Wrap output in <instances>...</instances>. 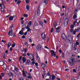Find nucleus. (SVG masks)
I'll use <instances>...</instances> for the list:
<instances>
[{
    "label": "nucleus",
    "instance_id": "a211bd4d",
    "mask_svg": "<svg viewBox=\"0 0 80 80\" xmlns=\"http://www.w3.org/2000/svg\"><path fill=\"white\" fill-rule=\"evenodd\" d=\"M41 67L42 68H45L46 67V65L44 64H42L41 65Z\"/></svg>",
    "mask_w": 80,
    "mask_h": 80
},
{
    "label": "nucleus",
    "instance_id": "6e6d98bb",
    "mask_svg": "<svg viewBox=\"0 0 80 80\" xmlns=\"http://www.w3.org/2000/svg\"><path fill=\"white\" fill-rule=\"evenodd\" d=\"M73 72H75V73H76V70L75 69L73 70Z\"/></svg>",
    "mask_w": 80,
    "mask_h": 80
},
{
    "label": "nucleus",
    "instance_id": "7ed1b4c3",
    "mask_svg": "<svg viewBox=\"0 0 80 80\" xmlns=\"http://www.w3.org/2000/svg\"><path fill=\"white\" fill-rule=\"evenodd\" d=\"M3 65H4V67L3 68V70L4 71H5L7 68V65L4 64V62L2 61H0V66H3Z\"/></svg>",
    "mask_w": 80,
    "mask_h": 80
},
{
    "label": "nucleus",
    "instance_id": "f3484780",
    "mask_svg": "<svg viewBox=\"0 0 80 80\" xmlns=\"http://www.w3.org/2000/svg\"><path fill=\"white\" fill-rule=\"evenodd\" d=\"M48 0H44L43 2L44 3H45V4H47V3H48Z\"/></svg>",
    "mask_w": 80,
    "mask_h": 80
},
{
    "label": "nucleus",
    "instance_id": "e433bc0d",
    "mask_svg": "<svg viewBox=\"0 0 80 80\" xmlns=\"http://www.w3.org/2000/svg\"><path fill=\"white\" fill-rule=\"evenodd\" d=\"M53 28H52L51 30V32L52 33V32H53Z\"/></svg>",
    "mask_w": 80,
    "mask_h": 80
},
{
    "label": "nucleus",
    "instance_id": "393cba45",
    "mask_svg": "<svg viewBox=\"0 0 80 80\" xmlns=\"http://www.w3.org/2000/svg\"><path fill=\"white\" fill-rule=\"evenodd\" d=\"M11 45H12V43L9 42L8 44V47H10V46H11Z\"/></svg>",
    "mask_w": 80,
    "mask_h": 80
},
{
    "label": "nucleus",
    "instance_id": "c9c22d12",
    "mask_svg": "<svg viewBox=\"0 0 80 80\" xmlns=\"http://www.w3.org/2000/svg\"><path fill=\"white\" fill-rule=\"evenodd\" d=\"M22 56L20 57L19 58V61H20L22 59Z\"/></svg>",
    "mask_w": 80,
    "mask_h": 80
},
{
    "label": "nucleus",
    "instance_id": "58836bf2",
    "mask_svg": "<svg viewBox=\"0 0 80 80\" xmlns=\"http://www.w3.org/2000/svg\"><path fill=\"white\" fill-rule=\"evenodd\" d=\"M24 51L25 52V53H27V48H25L24 49Z\"/></svg>",
    "mask_w": 80,
    "mask_h": 80
},
{
    "label": "nucleus",
    "instance_id": "412c9836",
    "mask_svg": "<svg viewBox=\"0 0 80 80\" xmlns=\"http://www.w3.org/2000/svg\"><path fill=\"white\" fill-rule=\"evenodd\" d=\"M22 73L23 76L24 77H26V74H25V72L24 71L22 72Z\"/></svg>",
    "mask_w": 80,
    "mask_h": 80
},
{
    "label": "nucleus",
    "instance_id": "dca6fc26",
    "mask_svg": "<svg viewBox=\"0 0 80 80\" xmlns=\"http://www.w3.org/2000/svg\"><path fill=\"white\" fill-rule=\"evenodd\" d=\"M39 24L40 25H41L42 27H43V22L42 21H40Z\"/></svg>",
    "mask_w": 80,
    "mask_h": 80
},
{
    "label": "nucleus",
    "instance_id": "49530a36",
    "mask_svg": "<svg viewBox=\"0 0 80 80\" xmlns=\"http://www.w3.org/2000/svg\"><path fill=\"white\" fill-rule=\"evenodd\" d=\"M10 52H12V48L11 47V48H10Z\"/></svg>",
    "mask_w": 80,
    "mask_h": 80
},
{
    "label": "nucleus",
    "instance_id": "cd10ccee",
    "mask_svg": "<svg viewBox=\"0 0 80 80\" xmlns=\"http://www.w3.org/2000/svg\"><path fill=\"white\" fill-rule=\"evenodd\" d=\"M54 52H55V51H54L53 50H51V54H53L54 53Z\"/></svg>",
    "mask_w": 80,
    "mask_h": 80
},
{
    "label": "nucleus",
    "instance_id": "f257e3e1",
    "mask_svg": "<svg viewBox=\"0 0 80 80\" xmlns=\"http://www.w3.org/2000/svg\"><path fill=\"white\" fill-rule=\"evenodd\" d=\"M68 61L69 62V63L70 64L71 66L73 65V64L75 62H76L77 61V59L75 58L74 59H68Z\"/></svg>",
    "mask_w": 80,
    "mask_h": 80
},
{
    "label": "nucleus",
    "instance_id": "6ab92c4d",
    "mask_svg": "<svg viewBox=\"0 0 80 80\" xmlns=\"http://www.w3.org/2000/svg\"><path fill=\"white\" fill-rule=\"evenodd\" d=\"M37 14L38 15H39L40 14V9H38V10Z\"/></svg>",
    "mask_w": 80,
    "mask_h": 80
},
{
    "label": "nucleus",
    "instance_id": "2f4dec72",
    "mask_svg": "<svg viewBox=\"0 0 80 80\" xmlns=\"http://www.w3.org/2000/svg\"><path fill=\"white\" fill-rule=\"evenodd\" d=\"M75 33H76V30H75L73 32V35H75Z\"/></svg>",
    "mask_w": 80,
    "mask_h": 80
},
{
    "label": "nucleus",
    "instance_id": "0e129e2a",
    "mask_svg": "<svg viewBox=\"0 0 80 80\" xmlns=\"http://www.w3.org/2000/svg\"><path fill=\"white\" fill-rule=\"evenodd\" d=\"M27 55L28 56H30V53H27Z\"/></svg>",
    "mask_w": 80,
    "mask_h": 80
},
{
    "label": "nucleus",
    "instance_id": "a18cd8bd",
    "mask_svg": "<svg viewBox=\"0 0 80 80\" xmlns=\"http://www.w3.org/2000/svg\"><path fill=\"white\" fill-rule=\"evenodd\" d=\"M1 75H2V77H4V73H1Z\"/></svg>",
    "mask_w": 80,
    "mask_h": 80
},
{
    "label": "nucleus",
    "instance_id": "72a5a7b5",
    "mask_svg": "<svg viewBox=\"0 0 80 80\" xmlns=\"http://www.w3.org/2000/svg\"><path fill=\"white\" fill-rule=\"evenodd\" d=\"M21 3V1H18L17 3V4H18V5H19V4H20V3Z\"/></svg>",
    "mask_w": 80,
    "mask_h": 80
},
{
    "label": "nucleus",
    "instance_id": "bb28decb",
    "mask_svg": "<svg viewBox=\"0 0 80 80\" xmlns=\"http://www.w3.org/2000/svg\"><path fill=\"white\" fill-rule=\"evenodd\" d=\"M26 9L28 10H29V6L28 5H26Z\"/></svg>",
    "mask_w": 80,
    "mask_h": 80
},
{
    "label": "nucleus",
    "instance_id": "4d7b16f0",
    "mask_svg": "<svg viewBox=\"0 0 80 80\" xmlns=\"http://www.w3.org/2000/svg\"><path fill=\"white\" fill-rule=\"evenodd\" d=\"M24 23V21L23 20L21 21L22 24H23Z\"/></svg>",
    "mask_w": 80,
    "mask_h": 80
},
{
    "label": "nucleus",
    "instance_id": "b1692460",
    "mask_svg": "<svg viewBox=\"0 0 80 80\" xmlns=\"http://www.w3.org/2000/svg\"><path fill=\"white\" fill-rule=\"evenodd\" d=\"M14 70L15 72H17L18 71V68H15Z\"/></svg>",
    "mask_w": 80,
    "mask_h": 80
},
{
    "label": "nucleus",
    "instance_id": "09e8293b",
    "mask_svg": "<svg viewBox=\"0 0 80 80\" xmlns=\"http://www.w3.org/2000/svg\"><path fill=\"white\" fill-rule=\"evenodd\" d=\"M27 63H30V60L28 59L27 60Z\"/></svg>",
    "mask_w": 80,
    "mask_h": 80
},
{
    "label": "nucleus",
    "instance_id": "f8f14e48",
    "mask_svg": "<svg viewBox=\"0 0 80 80\" xmlns=\"http://www.w3.org/2000/svg\"><path fill=\"white\" fill-rule=\"evenodd\" d=\"M36 48L38 51H40L42 49V48L41 47V46L40 45H38L37 47Z\"/></svg>",
    "mask_w": 80,
    "mask_h": 80
},
{
    "label": "nucleus",
    "instance_id": "680f3d73",
    "mask_svg": "<svg viewBox=\"0 0 80 80\" xmlns=\"http://www.w3.org/2000/svg\"><path fill=\"white\" fill-rule=\"evenodd\" d=\"M29 42H32V40L31 39L29 38Z\"/></svg>",
    "mask_w": 80,
    "mask_h": 80
},
{
    "label": "nucleus",
    "instance_id": "f704fd0d",
    "mask_svg": "<svg viewBox=\"0 0 80 80\" xmlns=\"http://www.w3.org/2000/svg\"><path fill=\"white\" fill-rule=\"evenodd\" d=\"M30 59L31 58H33V55H31V56H30Z\"/></svg>",
    "mask_w": 80,
    "mask_h": 80
},
{
    "label": "nucleus",
    "instance_id": "c03bdc74",
    "mask_svg": "<svg viewBox=\"0 0 80 80\" xmlns=\"http://www.w3.org/2000/svg\"><path fill=\"white\" fill-rule=\"evenodd\" d=\"M26 53H24L23 54V56L24 57H25L26 56Z\"/></svg>",
    "mask_w": 80,
    "mask_h": 80
},
{
    "label": "nucleus",
    "instance_id": "7c9ffc66",
    "mask_svg": "<svg viewBox=\"0 0 80 80\" xmlns=\"http://www.w3.org/2000/svg\"><path fill=\"white\" fill-rule=\"evenodd\" d=\"M23 16L24 17L26 18V17H28V16L27 14H24Z\"/></svg>",
    "mask_w": 80,
    "mask_h": 80
},
{
    "label": "nucleus",
    "instance_id": "1a4fd4ad",
    "mask_svg": "<svg viewBox=\"0 0 80 80\" xmlns=\"http://www.w3.org/2000/svg\"><path fill=\"white\" fill-rule=\"evenodd\" d=\"M0 7H1V10L2 11V12H3L5 9V6L4 5L2 4H1L0 5Z\"/></svg>",
    "mask_w": 80,
    "mask_h": 80
},
{
    "label": "nucleus",
    "instance_id": "864d4df0",
    "mask_svg": "<svg viewBox=\"0 0 80 80\" xmlns=\"http://www.w3.org/2000/svg\"><path fill=\"white\" fill-rule=\"evenodd\" d=\"M2 42H3V43H5L6 42H7L6 41H3V40H2Z\"/></svg>",
    "mask_w": 80,
    "mask_h": 80
},
{
    "label": "nucleus",
    "instance_id": "ea45409f",
    "mask_svg": "<svg viewBox=\"0 0 80 80\" xmlns=\"http://www.w3.org/2000/svg\"><path fill=\"white\" fill-rule=\"evenodd\" d=\"M26 28L27 29H28V28H29V26H28V25L26 27Z\"/></svg>",
    "mask_w": 80,
    "mask_h": 80
},
{
    "label": "nucleus",
    "instance_id": "2eb2a0df",
    "mask_svg": "<svg viewBox=\"0 0 80 80\" xmlns=\"http://www.w3.org/2000/svg\"><path fill=\"white\" fill-rule=\"evenodd\" d=\"M22 60L23 62V63H25L26 62V59H25V58L23 57L22 58Z\"/></svg>",
    "mask_w": 80,
    "mask_h": 80
},
{
    "label": "nucleus",
    "instance_id": "9b49d317",
    "mask_svg": "<svg viewBox=\"0 0 80 80\" xmlns=\"http://www.w3.org/2000/svg\"><path fill=\"white\" fill-rule=\"evenodd\" d=\"M41 37L43 40H45L46 38V35L44 33H42L41 34Z\"/></svg>",
    "mask_w": 80,
    "mask_h": 80
},
{
    "label": "nucleus",
    "instance_id": "f03ea898",
    "mask_svg": "<svg viewBox=\"0 0 80 80\" xmlns=\"http://www.w3.org/2000/svg\"><path fill=\"white\" fill-rule=\"evenodd\" d=\"M57 23L56 22H54L53 23V26H54V28H56L55 32H57V33H59L60 31H59V29H60V28H59V27H58L57 28H56V26H57Z\"/></svg>",
    "mask_w": 80,
    "mask_h": 80
},
{
    "label": "nucleus",
    "instance_id": "e2e57ef3",
    "mask_svg": "<svg viewBox=\"0 0 80 80\" xmlns=\"http://www.w3.org/2000/svg\"><path fill=\"white\" fill-rule=\"evenodd\" d=\"M59 52L60 53H62V50H61V49H60L59 51Z\"/></svg>",
    "mask_w": 80,
    "mask_h": 80
},
{
    "label": "nucleus",
    "instance_id": "de8ad7c7",
    "mask_svg": "<svg viewBox=\"0 0 80 80\" xmlns=\"http://www.w3.org/2000/svg\"><path fill=\"white\" fill-rule=\"evenodd\" d=\"M70 27H71V28L72 29V28H73V25H72Z\"/></svg>",
    "mask_w": 80,
    "mask_h": 80
},
{
    "label": "nucleus",
    "instance_id": "8fccbe9b",
    "mask_svg": "<svg viewBox=\"0 0 80 80\" xmlns=\"http://www.w3.org/2000/svg\"><path fill=\"white\" fill-rule=\"evenodd\" d=\"M28 78L31 79V78H32V77L31 76H30L28 77Z\"/></svg>",
    "mask_w": 80,
    "mask_h": 80
},
{
    "label": "nucleus",
    "instance_id": "bf43d9fd",
    "mask_svg": "<svg viewBox=\"0 0 80 80\" xmlns=\"http://www.w3.org/2000/svg\"><path fill=\"white\" fill-rule=\"evenodd\" d=\"M24 44L26 45H28V43H27V42H25V43H24Z\"/></svg>",
    "mask_w": 80,
    "mask_h": 80
},
{
    "label": "nucleus",
    "instance_id": "69168bd1",
    "mask_svg": "<svg viewBox=\"0 0 80 80\" xmlns=\"http://www.w3.org/2000/svg\"><path fill=\"white\" fill-rule=\"evenodd\" d=\"M35 65L36 66H38V63H37V62L35 63Z\"/></svg>",
    "mask_w": 80,
    "mask_h": 80
},
{
    "label": "nucleus",
    "instance_id": "473e14b6",
    "mask_svg": "<svg viewBox=\"0 0 80 80\" xmlns=\"http://www.w3.org/2000/svg\"><path fill=\"white\" fill-rule=\"evenodd\" d=\"M52 56V57L53 55L54 56V57H55L56 55L55 54V53H54L53 54H51Z\"/></svg>",
    "mask_w": 80,
    "mask_h": 80
},
{
    "label": "nucleus",
    "instance_id": "c85d7f7f",
    "mask_svg": "<svg viewBox=\"0 0 80 80\" xmlns=\"http://www.w3.org/2000/svg\"><path fill=\"white\" fill-rule=\"evenodd\" d=\"M77 16V15H74V16H73V19H75V18H76Z\"/></svg>",
    "mask_w": 80,
    "mask_h": 80
},
{
    "label": "nucleus",
    "instance_id": "052dcab7",
    "mask_svg": "<svg viewBox=\"0 0 80 80\" xmlns=\"http://www.w3.org/2000/svg\"><path fill=\"white\" fill-rule=\"evenodd\" d=\"M8 62H11V59H8Z\"/></svg>",
    "mask_w": 80,
    "mask_h": 80
},
{
    "label": "nucleus",
    "instance_id": "a878e982",
    "mask_svg": "<svg viewBox=\"0 0 80 80\" xmlns=\"http://www.w3.org/2000/svg\"><path fill=\"white\" fill-rule=\"evenodd\" d=\"M30 0H25L26 2V3H27V4H28V3L29 2H30Z\"/></svg>",
    "mask_w": 80,
    "mask_h": 80
},
{
    "label": "nucleus",
    "instance_id": "423d86ee",
    "mask_svg": "<svg viewBox=\"0 0 80 80\" xmlns=\"http://www.w3.org/2000/svg\"><path fill=\"white\" fill-rule=\"evenodd\" d=\"M9 20H13L15 21L17 20V16L16 15L10 16L9 17Z\"/></svg>",
    "mask_w": 80,
    "mask_h": 80
},
{
    "label": "nucleus",
    "instance_id": "4be33fe9",
    "mask_svg": "<svg viewBox=\"0 0 80 80\" xmlns=\"http://www.w3.org/2000/svg\"><path fill=\"white\" fill-rule=\"evenodd\" d=\"M55 78H56V77L55 76H54V75H53L52 76V80H54V79H55Z\"/></svg>",
    "mask_w": 80,
    "mask_h": 80
},
{
    "label": "nucleus",
    "instance_id": "5fc2aeb1",
    "mask_svg": "<svg viewBox=\"0 0 80 80\" xmlns=\"http://www.w3.org/2000/svg\"><path fill=\"white\" fill-rule=\"evenodd\" d=\"M13 27V24L11 25L10 27L11 28H12V27Z\"/></svg>",
    "mask_w": 80,
    "mask_h": 80
},
{
    "label": "nucleus",
    "instance_id": "3c124183",
    "mask_svg": "<svg viewBox=\"0 0 80 80\" xmlns=\"http://www.w3.org/2000/svg\"><path fill=\"white\" fill-rule=\"evenodd\" d=\"M44 48H47V49H49V48H48V47L45 46L44 47Z\"/></svg>",
    "mask_w": 80,
    "mask_h": 80
},
{
    "label": "nucleus",
    "instance_id": "aec40b11",
    "mask_svg": "<svg viewBox=\"0 0 80 80\" xmlns=\"http://www.w3.org/2000/svg\"><path fill=\"white\" fill-rule=\"evenodd\" d=\"M16 45V44L15 43V42H14L13 44H12V48H14V47H15V46Z\"/></svg>",
    "mask_w": 80,
    "mask_h": 80
},
{
    "label": "nucleus",
    "instance_id": "13d9d810",
    "mask_svg": "<svg viewBox=\"0 0 80 80\" xmlns=\"http://www.w3.org/2000/svg\"><path fill=\"white\" fill-rule=\"evenodd\" d=\"M31 30H32V29H29L27 30L28 32L29 31H31Z\"/></svg>",
    "mask_w": 80,
    "mask_h": 80
},
{
    "label": "nucleus",
    "instance_id": "603ef678",
    "mask_svg": "<svg viewBox=\"0 0 80 80\" xmlns=\"http://www.w3.org/2000/svg\"><path fill=\"white\" fill-rule=\"evenodd\" d=\"M79 35H80V33H79V34H78L77 35V37H78H78H79Z\"/></svg>",
    "mask_w": 80,
    "mask_h": 80
},
{
    "label": "nucleus",
    "instance_id": "a19ab883",
    "mask_svg": "<svg viewBox=\"0 0 80 80\" xmlns=\"http://www.w3.org/2000/svg\"><path fill=\"white\" fill-rule=\"evenodd\" d=\"M71 33H72L73 32V29L71 28L70 30Z\"/></svg>",
    "mask_w": 80,
    "mask_h": 80
},
{
    "label": "nucleus",
    "instance_id": "c756f323",
    "mask_svg": "<svg viewBox=\"0 0 80 80\" xmlns=\"http://www.w3.org/2000/svg\"><path fill=\"white\" fill-rule=\"evenodd\" d=\"M35 26L36 27H37V26H38V23H37V22H35Z\"/></svg>",
    "mask_w": 80,
    "mask_h": 80
},
{
    "label": "nucleus",
    "instance_id": "6e6552de",
    "mask_svg": "<svg viewBox=\"0 0 80 80\" xmlns=\"http://www.w3.org/2000/svg\"><path fill=\"white\" fill-rule=\"evenodd\" d=\"M62 38L64 42H66V38L65 35L64 33L62 34Z\"/></svg>",
    "mask_w": 80,
    "mask_h": 80
},
{
    "label": "nucleus",
    "instance_id": "0eeeda50",
    "mask_svg": "<svg viewBox=\"0 0 80 80\" xmlns=\"http://www.w3.org/2000/svg\"><path fill=\"white\" fill-rule=\"evenodd\" d=\"M68 19H66L64 21V25L65 27L67 26L68 24Z\"/></svg>",
    "mask_w": 80,
    "mask_h": 80
},
{
    "label": "nucleus",
    "instance_id": "4468645a",
    "mask_svg": "<svg viewBox=\"0 0 80 80\" xmlns=\"http://www.w3.org/2000/svg\"><path fill=\"white\" fill-rule=\"evenodd\" d=\"M19 34H20L21 35H23L24 34V32H23V31L21 30L19 32Z\"/></svg>",
    "mask_w": 80,
    "mask_h": 80
},
{
    "label": "nucleus",
    "instance_id": "338daca9",
    "mask_svg": "<svg viewBox=\"0 0 80 80\" xmlns=\"http://www.w3.org/2000/svg\"><path fill=\"white\" fill-rule=\"evenodd\" d=\"M31 60H32V61H34L35 60V59H34V58H31Z\"/></svg>",
    "mask_w": 80,
    "mask_h": 80
},
{
    "label": "nucleus",
    "instance_id": "774afa93",
    "mask_svg": "<svg viewBox=\"0 0 80 80\" xmlns=\"http://www.w3.org/2000/svg\"><path fill=\"white\" fill-rule=\"evenodd\" d=\"M43 75H45V71L43 72Z\"/></svg>",
    "mask_w": 80,
    "mask_h": 80
},
{
    "label": "nucleus",
    "instance_id": "ddd939ff",
    "mask_svg": "<svg viewBox=\"0 0 80 80\" xmlns=\"http://www.w3.org/2000/svg\"><path fill=\"white\" fill-rule=\"evenodd\" d=\"M8 75H9V77H13V75L12 72H10L8 73Z\"/></svg>",
    "mask_w": 80,
    "mask_h": 80
},
{
    "label": "nucleus",
    "instance_id": "20e7f679",
    "mask_svg": "<svg viewBox=\"0 0 80 80\" xmlns=\"http://www.w3.org/2000/svg\"><path fill=\"white\" fill-rule=\"evenodd\" d=\"M79 44V43L78 42H77L76 43L72 44V50L75 51L77 49L75 48V47H77V45H78Z\"/></svg>",
    "mask_w": 80,
    "mask_h": 80
},
{
    "label": "nucleus",
    "instance_id": "9d476101",
    "mask_svg": "<svg viewBox=\"0 0 80 80\" xmlns=\"http://www.w3.org/2000/svg\"><path fill=\"white\" fill-rule=\"evenodd\" d=\"M12 29H10L9 30V32L8 33V35L9 36H10L11 35V37H12L13 36V32H12Z\"/></svg>",
    "mask_w": 80,
    "mask_h": 80
},
{
    "label": "nucleus",
    "instance_id": "79ce46f5",
    "mask_svg": "<svg viewBox=\"0 0 80 80\" xmlns=\"http://www.w3.org/2000/svg\"><path fill=\"white\" fill-rule=\"evenodd\" d=\"M56 49L57 50L58 49V45L57 44V46H56Z\"/></svg>",
    "mask_w": 80,
    "mask_h": 80
},
{
    "label": "nucleus",
    "instance_id": "4c0bfd02",
    "mask_svg": "<svg viewBox=\"0 0 80 80\" xmlns=\"http://www.w3.org/2000/svg\"><path fill=\"white\" fill-rule=\"evenodd\" d=\"M27 33H28V32H26L24 33V35H27Z\"/></svg>",
    "mask_w": 80,
    "mask_h": 80
},
{
    "label": "nucleus",
    "instance_id": "37998d69",
    "mask_svg": "<svg viewBox=\"0 0 80 80\" xmlns=\"http://www.w3.org/2000/svg\"><path fill=\"white\" fill-rule=\"evenodd\" d=\"M79 29H79V28H78V29H75V30H76V32H78V31H79Z\"/></svg>",
    "mask_w": 80,
    "mask_h": 80
},
{
    "label": "nucleus",
    "instance_id": "5701e85b",
    "mask_svg": "<svg viewBox=\"0 0 80 80\" xmlns=\"http://www.w3.org/2000/svg\"><path fill=\"white\" fill-rule=\"evenodd\" d=\"M31 25H32V21H30L28 23V25H29V26H31Z\"/></svg>",
    "mask_w": 80,
    "mask_h": 80
},
{
    "label": "nucleus",
    "instance_id": "39448f33",
    "mask_svg": "<svg viewBox=\"0 0 80 80\" xmlns=\"http://www.w3.org/2000/svg\"><path fill=\"white\" fill-rule=\"evenodd\" d=\"M67 40L69 43H72V38L70 36H69L67 37Z\"/></svg>",
    "mask_w": 80,
    "mask_h": 80
}]
</instances>
